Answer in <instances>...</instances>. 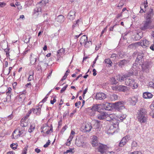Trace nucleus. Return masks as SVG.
<instances>
[{
  "label": "nucleus",
  "instance_id": "bf43d9fd",
  "mask_svg": "<svg viewBox=\"0 0 154 154\" xmlns=\"http://www.w3.org/2000/svg\"><path fill=\"white\" fill-rule=\"evenodd\" d=\"M69 113V111H68L67 112H65L63 114V118L66 117L67 115H68Z\"/></svg>",
  "mask_w": 154,
  "mask_h": 154
},
{
  "label": "nucleus",
  "instance_id": "4d7b16f0",
  "mask_svg": "<svg viewBox=\"0 0 154 154\" xmlns=\"http://www.w3.org/2000/svg\"><path fill=\"white\" fill-rule=\"evenodd\" d=\"M116 56L117 55L116 54H113L111 55L110 57L111 58H113V59L115 60L116 59Z\"/></svg>",
  "mask_w": 154,
  "mask_h": 154
},
{
  "label": "nucleus",
  "instance_id": "de8ad7c7",
  "mask_svg": "<svg viewBox=\"0 0 154 154\" xmlns=\"http://www.w3.org/2000/svg\"><path fill=\"white\" fill-rule=\"evenodd\" d=\"M67 126L65 125L62 128V130H61V133L63 134V133L64 132V131L66 130L67 128Z\"/></svg>",
  "mask_w": 154,
  "mask_h": 154
},
{
  "label": "nucleus",
  "instance_id": "0e129e2a",
  "mask_svg": "<svg viewBox=\"0 0 154 154\" xmlns=\"http://www.w3.org/2000/svg\"><path fill=\"white\" fill-rule=\"evenodd\" d=\"M150 115L152 118H154V110H152L150 112Z\"/></svg>",
  "mask_w": 154,
  "mask_h": 154
},
{
  "label": "nucleus",
  "instance_id": "473e14b6",
  "mask_svg": "<svg viewBox=\"0 0 154 154\" xmlns=\"http://www.w3.org/2000/svg\"><path fill=\"white\" fill-rule=\"evenodd\" d=\"M109 117L111 121H112L116 118H117V116L114 114H110L109 115Z\"/></svg>",
  "mask_w": 154,
  "mask_h": 154
},
{
  "label": "nucleus",
  "instance_id": "a18cd8bd",
  "mask_svg": "<svg viewBox=\"0 0 154 154\" xmlns=\"http://www.w3.org/2000/svg\"><path fill=\"white\" fill-rule=\"evenodd\" d=\"M13 115L12 113L7 117L6 119L8 120V121L10 120L13 118Z\"/></svg>",
  "mask_w": 154,
  "mask_h": 154
},
{
  "label": "nucleus",
  "instance_id": "ddd939ff",
  "mask_svg": "<svg viewBox=\"0 0 154 154\" xmlns=\"http://www.w3.org/2000/svg\"><path fill=\"white\" fill-rule=\"evenodd\" d=\"M75 12L73 11H70L67 17L71 20H74L75 16Z\"/></svg>",
  "mask_w": 154,
  "mask_h": 154
},
{
  "label": "nucleus",
  "instance_id": "c756f323",
  "mask_svg": "<svg viewBox=\"0 0 154 154\" xmlns=\"http://www.w3.org/2000/svg\"><path fill=\"white\" fill-rule=\"evenodd\" d=\"M105 63H106L108 64V66L109 67H111L112 66V61L110 60L109 58L106 59L104 61Z\"/></svg>",
  "mask_w": 154,
  "mask_h": 154
},
{
  "label": "nucleus",
  "instance_id": "f03ea898",
  "mask_svg": "<svg viewBox=\"0 0 154 154\" xmlns=\"http://www.w3.org/2000/svg\"><path fill=\"white\" fill-rule=\"evenodd\" d=\"M125 82L126 85L131 86L133 89L136 88L138 87V84L135 82L134 79L131 77L127 78Z\"/></svg>",
  "mask_w": 154,
  "mask_h": 154
},
{
  "label": "nucleus",
  "instance_id": "e2e57ef3",
  "mask_svg": "<svg viewBox=\"0 0 154 154\" xmlns=\"http://www.w3.org/2000/svg\"><path fill=\"white\" fill-rule=\"evenodd\" d=\"M151 109L152 110H154V100L152 104L150 106Z\"/></svg>",
  "mask_w": 154,
  "mask_h": 154
},
{
  "label": "nucleus",
  "instance_id": "e433bc0d",
  "mask_svg": "<svg viewBox=\"0 0 154 154\" xmlns=\"http://www.w3.org/2000/svg\"><path fill=\"white\" fill-rule=\"evenodd\" d=\"M91 44V41H87L84 44L85 47L86 48H88L89 47L90 45Z\"/></svg>",
  "mask_w": 154,
  "mask_h": 154
},
{
  "label": "nucleus",
  "instance_id": "2f4dec72",
  "mask_svg": "<svg viewBox=\"0 0 154 154\" xmlns=\"http://www.w3.org/2000/svg\"><path fill=\"white\" fill-rule=\"evenodd\" d=\"M126 117V115L122 114L119 116L118 118L120 119V120L122 122L123 120L125 119Z\"/></svg>",
  "mask_w": 154,
  "mask_h": 154
},
{
  "label": "nucleus",
  "instance_id": "7c9ffc66",
  "mask_svg": "<svg viewBox=\"0 0 154 154\" xmlns=\"http://www.w3.org/2000/svg\"><path fill=\"white\" fill-rule=\"evenodd\" d=\"M110 99L112 101H115L118 99V96L116 94H113L110 96Z\"/></svg>",
  "mask_w": 154,
  "mask_h": 154
},
{
  "label": "nucleus",
  "instance_id": "ea45409f",
  "mask_svg": "<svg viewBox=\"0 0 154 154\" xmlns=\"http://www.w3.org/2000/svg\"><path fill=\"white\" fill-rule=\"evenodd\" d=\"M92 145L93 146H98L99 143H98L97 140H95V141H92L91 142Z\"/></svg>",
  "mask_w": 154,
  "mask_h": 154
},
{
  "label": "nucleus",
  "instance_id": "cd10ccee",
  "mask_svg": "<svg viewBox=\"0 0 154 154\" xmlns=\"http://www.w3.org/2000/svg\"><path fill=\"white\" fill-rule=\"evenodd\" d=\"M117 80L114 77H112L110 79V82L111 84L116 85L118 83Z\"/></svg>",
  "mask_w": 154,
  "mask_h": 154
},
{
  "label": "nucleus",
  "instance_id": "3c124183",
  "mask_svg": "<svg viewBox=\"0 0 154 154\" xmlns=\"http://www.w3.org/2000/svg\"><path fill=\"white\" fill-rule=\"evenodd\" d=\"M33 112V109L32 108L30 109L28 112L26 113V115H27V116H29L30 114Z\"/></svg>",
  "mask_w": 154,
  "mask_h": 154
},
{
  "label": "nucleus",
  "instance_id": "774afa93",
  "mask_svg": "<svg viewBox=\"0 0 154 154\" xmlns=\"http://www.w3.org/2000/svg\"><path fill=\"white\" fill-rule=\"evenodd\" d=\"M27 151V148L26 147H25L23 152V154H26Z\"/></svg>",
  "mask_w": 154,
  "mask_h": 154
},
{
  "label": "nucleus",
  "instance_id": "7ed1b4c3",
  "mask_svg": "<svg viewBox=\"0 0 154 154\" xmlns=\"http://www.w3.org/2000/svg\"><path fill=\"white\" fill-rule=\"evenodd\" d=\"M154 15V11L151 8H148L146 10V13L145 17L146 20L152 21V20Z\"/></svg>",
  "mask_w": 154,
  "mask_h": 154
},
{
  "label": "nucleus",
  "instance_id": "4be33fe9",
  "mask_svg": "<svg viewBox=\"0 0 154 154\" xmlns=\"http://www.w3.org/2000/svg\"><path fill=\"white\" fill-rule=\"evenodd\" d=\"M56 20L58 22L62 23H63L64 20V17L62 15H59L57 17Z\"/></svg>",
  "mask_w": 154,
  "mask_h": 154
},
{
  "label": "nucleus",
  "instance_id": "a878e982",
  "mask_svg": "<svg viewBox=\"0 0 154 154\" xmlns=\"http://www.w3.org/2000/svg\"><path fill=\"white\" fill-rule=\"evenodd\" d=\"M142 42L143 47L144 48L148 47L150 43L149 42L145 39H143Z\"/></svg>",
  "mask_w": 154,
  "mask_h": 154
},
{
  "label": "nucleus",
  "instance_id": "393cba45",
  "mask_svg": "<svg viewBox=\"0 0 154 154\" xmlns=\"http://www.w3.org/2000/svg\"><path fill=\"white\" fill-rule=\"evenodd\" d=\"M82 22L81 19L77 20L75 23H74L72 26V28L73 29L75 27L79 26V23Z\"/></svg>",
  "mask_w": 154,
  "mask_h": 154
},
{
  "label": "nucleus",
  "instance_id": "20e7f679",
  "mask_svg": "<svg viewBox=\"0 0 154 154\" xmlns=\"http://www.w3.org/2000/svg\"><path fill=\"white\" fill-rule=\"evenodd\" d=\"M152 22V21L148 20H146L144 22V23L143 24V25L141 27V29L142 30L145 31L148 29H151L152 28V27L150 25Z\"/></svg>",
  "mask_w": 154,
  "mask_h": 154
},
{
  "label": "nucleus",
  "instance_id": "4468645a",
  "mask_svg": "<svg viewBox=\"0 0 154 154\" xmlns=\"http://www.w3.org/2000/svg\"><path fill=\"white\" fill-rule=\"evenodd\" d=\"M138 98L137 97H132L129 99V100L132 105H135L137 101Z\"/></svg>",
  "mask_w": 154,
  "mask_h": 154
},
{
  "label": "nucleus",
  "instance_id": "9b49d317",
  "mask_svg": "<svg viewBox=\"0 0 154 154\" xmlns=\"http://www.w3.org/2000/svg\"><path fill=\"white\" fill-rule=\"evenodd\" d=\"M100 121L98 120L96 121L94 125L92 128L94 130V131H99L100 130Z\"/></svg>",
  "mask_w": 154,
  "mask_h": 154
},
{
  "label": "nucleus",
  "instance_id": "6ab92c4d",
  "mask_svg": "<svg viewBox=\"0 0 154 154\" xmlns=\"http://www.w3.org/2000/svg\"><path fill=\"white\" fill-rule=\"evenodd\" d=\"M87 37L85 35H83L81 37L80 39V44L81 45H84L85 42L87 41Z\"/></svg>",
  "mask_w": 154,
  "mask_h": 154
},
{
  "label": "nucleus",
  "instance_id": "4c0bfd02",
  "mask_svg": "<svg viewBox=\"0 0 154 154\" xmlns=\"http://www.w3.org/2000/svg\"><path fill=\"white\" fill-rule=\"evenodd\" d=\"M35 128V125H31L30 128L28 129V131L30 133H31L34 130Z\"/></svg>",
  "mask_w": 154,
  "mask_h": 154
},
{
  "label": "nucleus",
  "instance_id": "864d4df0",
  "mask_svg": "<svg viewBox=\"0 0 154 154\" xmlns=\"http://www.w3.org/2000/svg\"><path fill=\"white\" fill-rule=\"evenodd\" d=\"M129 154H142L140 151H136L131 153Z\"/></svg>",
  "mask_w": 154,
  "mask_h": 154
},
{
  "label": "nucleus",
  "instance_id": "0eeeda50",
  "mask_svg": "<svg viewBox=\"0 0 154 154\" xmlns=\"http://www.w3.org/2000/svg\"><path fill=\"white\" fill-rule=\"evenodd\" d=\"M129 136L128 135L123 137L119 143V146L120 147L124 146L129 140Z\"/></svg>",
  "mask_w": 154,
  "mask_h": 154
},
{
  "label": "nucleus",
  "instance_id": "c9c22d12",
  "mask_svg": "<svg viewBox=\"0 0 154 154\" xmlns=\"http://www.w3.org/2000/svg\"><path fill=\"white\" fill-rule=\"evenodd\" d=\"M140 61L139 60L137 59H137H136L135 61V63L133 64L134 66H135L137 67L139 66V65H140Z\"/></svg>",
  "mask_w": 154,
  "mask_h": 154
},
{
  "label": "nucleus",
  "instance_id": "c85d7f7f",
  "mask_svg": "<svg viewBox=\"0 0 154 154\" xmlns=\"http://www.w3.org/2000/svg\"><path fill=\"white\" fill-rule=\"evenodd\" d=\"M99 104H94L91 108L93 110H94L95 112L96 111H98L99 110Z\"/></svg>",
  "mask_w": 154,
  "mask_h": 154
},
{
  "label": "nucleus",
  "instance_id": "09e8293b",
  "mask_svg": "<svg viewBox=\"0 0 154 154\" xmlns=\"http://www.w3.org/2000/svg\"><path fill=\"white\" fill-rule=\"evenodd\" d=\"M48 0H42L41 1H40L39 2V4L42 3L43 4H45L46 3H48Z\"/></svg>",
  "mask_w": 154,
  "mask_h": 154
},
{
  "label": "nucleus",
  "instance_id": "72a5a7b5",
  "mask_svg": "<svg viewBox=\"0 0 154 154\" xmlns=\"http://www.w3.org/2000/svg\"><path fill=\"white\" fill-rule=\"evenodd\" d=\"M144 55V54L142 53H139L138 54L137 57L136 58L137 59H137L139 60L140 61V62H141L142 59Z\"/></svg>",
  "mask_w": 154,
  "mask_h": 154
},
{
  "label": "nucleus",
  "instance_id": "c03bdc74",
  "mask_svg": "<svg viewBox=\"0 0 154 154\" xmlns=\"http://www.w3.org/2000/svg\"><path fill=\"white\" fill-rule=\"evenodd\" d=\"M51 128L49 130H48L46 132V133L48 134H49L50 133H52L53 131V128L52 125H51Z\"/></svg>",
  "mask_w": 154,
  "mask_h": 154
},
{
  "label": "nucleus",
  "instance_id": "49530a36",
  "mask_svg": "<svg viewBox=\"0 0 154 154\" xmlns=\"http://www.w3.org/2000/svg\"><path fill=\"white\" fill-rule=\"evenodd\" d=\"M68 85H67L62 88L60 90V93H63L65 90L66 89V88L67 87Z\"/></svg>",
  "mask_w": 154,
  "mask_h": 154
},
{
  "label": "nucleus",
  "instance_id": "1a4fd4ad",
  "mask_svg": "<svg viewBox=\"0 0 154 154\" xmlns=\"http://www.w3.org/2000/svg\"><path fill=\"white\" fill-rule=\"evenodd\" d=\"M115 107L116 109L120 110L125 108L124 106V102H118L114 103Z\"/></svg>",
  "mask_w": 154,
  "mask_h": 154
},
{
  "label": "nucleus",
  "instance_id": "f704fd0d",
  "mask_svg": "<svg viewBox=\"0 0 154 154\" xmlns=\"http://www.w3.org/2000/svg\"><path fill=\"white\" fill-rule=\"evenodd\" d=\"M149 87L152 88H154V79H153L149 82Z\"/></svg>",
  "mask_w": 154,
  "mask_h": 154
},
{
  "label": "nucleus",
  "instance_id": "f3484780",
  "mask_svg": "<svg viewBox=\"0 0 154 154\" xmlns=\"http://www.w3.org/2000/svg\"><path fill=\"white\" fill-rule=\"evenodd\" d=\"M86 111L87 113L90 116H94L95 113V112L93 110L91 107L87 108Z\"/></svg>",
  "mask_w": 154,
  "mask_h": 154
},
{
  "label": "nucleus",
  "instance_id": "9d476101",
  "mask_svg": "<svg viewBox=\"0 0 154 154\" xmlns=\"http://www.w3.org/2000/svg\"><path fill=\"white\" fill-rule=\"evenodd\" d=\"M42 106L39 105L35 108H32L33 113L36 116H39L41 113Z\"/></svg>",
  "mask_w": 154,
  "mask_h": 154
},
{
  "label": "nucleus",
  "instance_id": "b1692460",
  "mask_svg": "<svg viewBox=\"0 0 154 154\" xmlns=\"http://www.w3.org/2000/svg\"><path fill=\"white\" fill-rule=\"evenodd\" d=\"M103 107L105 110H110L111 109V106H110V103L108 102L104 104Z\"/></svg>",
  "mask_w": 154,
  "mask_h": 154
},
{
  "label": "nucleus",
  "instance_id": "dca6fc26",
  "mask_svg": "<svg viewBox=\"0 0 154 154\" xmlns=\"http://www.w3.org/2000/svg\"><path fill=\"white\" fill-rule=\"evenodd\" d=\"M106 113L103 112L98 114L97 116V118L100 120L105 119L106 117Z\"/></svg>",
  "mask_w": 154,
  "mask_h": 154
},
{
  "label": "nucleus",
  "instance_id": "79ce46f5",
  "mask_svg": "<svg viewBox=\"0 0 154 154\" xmlns=\"http://www.w3.org/2000/svg\"><path fill=\"white\" fill-rule=\"evenodd\" d=\"M23 130H20L19 131V134L17 135V136H15V139L18 138L21 135L23 134Z\"/></svg>",
  "mask_w": 154,
  "mask_h": 154
},
{
  "label": "nucleus",
  "instance_id": "58836bf2",
  "mask_svg": "<svg viewBox=\"0 0 154 154\" xmlns=\"http://www.w3.org/2000/svg\"><path fill=\"white\" fill-rule=\"evenodd\" d=\"M137 146V143L135 141H133L131 144L132 148L133 149H134L135 147H136Z\"/></svg>",
  "mask_w": 154,
  "mask_h": 154
},
{
  "label": "nucleus",
  "instance_id": "5701e85b",
  "mask_svg": "<svg viewBox=\"0 0 154 154\" xmlns=\"http://www.w3.org/2000/svg\"><path fill=\"white\" fill-rule=\"evenodd\" d=\"M152 97V95L150 93L145 92L143 94V97L145 99L150 98Z\"/></svg>",
  "mask_w": 154,
  "mask_h": 154
},
{
  "label": "nucleus",
  "instance_id": "338daca9",
  "mask_svg": "<svg viewBox=\"0 0 154 154\" xmlns=\"http://www.w3.org/2000/svg\"><path fill=\"white\" fill-rule=\"evenodd\" d=\"M72 152V149H69L67 150L66 152H64V154L67 153L69 152Z\"/></svg>",
  "mask_w": 154,
  "mask_h": 154
},
{
  "label": "nucleus",
  "instance_id": "a19ab883",
  "mask_svg": "<svg viewBox=\"0 0 154 154\" xmlns=\"http://www.w3.org/2000/svg\"><path fill=\"white\" fill-rule=\"evenodd\" d=\"M64 50L62 48L60 49L57 51V56H59L60 55V54L64 53Z\"/></svg>",
  "mask_w": 154,
  "mask_h": 154
},
{
  "label": "nucleus",
  "instance_id": "6e6552de",
  "mask_svg": "<svg viewBox=\"0 0 154 154\" xmlns=\"http://www.w3.org/2000/svg\"><path fill=\"white\" fill-rule=\"evenodd\" d=\"M129 60H128L123 59L120 60L117 63V64L119 67L122 68L124 66L126 65L129 63Z\"/></svg>",
  "mask_w": 154,
  "mask_h": 154
},
{
  "label": "nucleus",
  "instance_id": "13d9d810",
  "mask_svg": "<svg viewBox=\"0 0 154 154\" xmlns=\"http://www.w3.org/2000/svg\"><path fill=\"white\" fill-rule=\"evenodd\" d=\"M106 119L107 121H109L110 122H111V121L110 119L109 118V115L107 114V113L106 114Z\"/></svg>",
  "mask_w": 154,
  "mask_h": 154
},
{
  "label": "nucleus",
  "instance_id": "a211bd4d",
  "mask_svg": "<svg viewBox=\"0 0 154 154\" xmlns=\"http://www.w3.org/2000/svg\"><path fill=\"white\" fill-rule=\"evenodd\" d=\"M30 63L32 64L35 65L36 64L37 61V58L35 55L31 54L30 55Z\"/></svg>",
  "mask_w": 154,
  "mask_h": 154
},
{
  "label": "nucleus",
  "instance_id": "aec40b11",
  "mask_svg": "<svg viewBox=\"0 0 154 154\" xmlns=\"http://www.w3.org/2000/svg\"><path fill=\"white\" fill-rule=\"evenodd\" d=\"M112 123V127L115 128H117L119 125V120L118 119V118L114 119L111 122Z\"/></svg>",
  "mask_w": 154,
  "mask_h": 154
},
{
  "label": "nucleus",
  "instance_id": "680f3d73",
  "mask_svg": "<svg viewBox=\"0 0 154 154\" xmlns=\"http://www.w3.org/2000/svg\"><path fill=\"white\" fill-rule=\"evenodd\" d=\"M56 97H54L53 100H51L50 101V103L51 104H53L56 101Z\"/></svg>",
  "mask_w": 154,
  "mask_h": 154
},
{
  "label": "nucleus",
  "instance_id": "6e6d98bb",
  "mask_svg": "<svg viewBox=\"0 0 154 154\" xmlns=\"http://www.w3.org/2000/svg\"><path fill=\"white\" fill-rule=\"evenodd\" d=\"M141 38V36H140L138 33H137L136 35L135 38L136 40H138L140 39Z\"/></svg>",
  "mask_w": 154,
  "mask_h": 154
},
{
  "label": "nucleus",
  "instance_id": "8fccbe9b",
  "mask_svg": "<svg viewBox=\"0 0 154 154\" xmlns=\"http://www.w3.org/2000/svg\"><path fill=\"white\" fill-rule=\"evenodd\" d=\"M50 141L49 140H48V141L43 146L45 148L47 147L50 144Z\"/></svg>",
  "mask_w": 154,
  "mask_h": 154
},
{
  "label": "nucleus",
  "instance_id": "37998d69",
  "mask_svg": "<svg viewBox=\"0 0 154 154\" xmlns=\"http://www.w3.org/2000/svg\"><path fill=\"white\" fill-rule=\"evenodd\" d=\"M33 75H34V73H33L32 74L30 75L28 78V81H30L32 80L33 79Z\"/></svg>",
  "mask_w": 154,
  "mask_h": 154
},
{
  "label": "nucleus",
  "instance_id": "052dcab7",
  "mask_svg": "<svg viewBox=\"0 0 154 154\" xmlns=\"http://www.w3.org/2000/svg\"><path fill=\"white\" fill-rule=\"evenodd\" d=\"M28 117L29 116H27V115H26V116L24 117L22 120V122H23L24 121H26Z\"/></svg>",
  "mask_w": 154,
  "mask_h": 154
},
{
  "label": "nucleus",
  "instance_id": "603ef678",
  "mask_svg": "<svg viewBox=\"0 0 154 154\" xmlns=\"http://www.w3.org/2000/svg\"><path fill=\"white\" fill-rule=\"evenodd\" d=\"M15 143H12L10 145V147L11 148L15 150L17 149V146H16L14 147V146H15Z\"/></svg>",
  "mask_w": 154,
  "mask_h": 154
},
{
  "label": "nucleus",
  "instance_id": "5fc2aeb1",
  "mask_svg": "<svg viewBox=\"0 0 154 154\" xmlns=\"http://www.w3.org/2000/svg\"><path fill=\"white\" fill-rule=\"evenodd\" d=\"M107 26H107L104 29H103L102 30V31L101 32V34L100 35V36H102V35L103 34V33H104V32L105 31H106L107 30Z\"/></svg>",
  "mask_w": 154,
  "mask_h": 154
},
{
  "label": "nucleus",
  "instance_id": "423d86ee",
  "mask_svg": "<svg viewBox=\"0 0 154 154\" xmlns=\"http://www.w3.org/2000/svg\"><path fill=\"white\" fill-rule=\"evenodd\" d=\"M129 75H125V74H118L116 76V78L117 80L121 82L124 81H125V79L129 77Z\"/></svg>",
  "mask_w": 154,
  "mask_h": 154
},
{
  "label": "nucleus",
  "instance_id": "f257e3e1",
  "mask_svg": "<svg viewBox=\"0 0 154 154\" xmlns=\"http://www.w3.org/2000/svg\"><path fill=\"white\" fill-rule=\"evenodd\" d=\"M146 113V110L143 108H141L139 110L137 118L141 123H144L147 121V116Z\"/></svg>",
  "mask_w": 154,
  "mask_h": 154
},
{
  "label": "nucleus",
  "instance_id": "bb28decb",
  "mask_svg": "<svg viewBox=\"0 0 154 154\" xmlns=\"http://www.w3.org/2000/svg\"><path fill=\"white\" fill-rule=\"evenodd\" d=\"M84 143V142L82 143L81 140L79 139L77 140V139H76L75 144L78 146H83V144Z\"/></svg>",
  "mask_w": 154,
  "mask_h": 154
},
{
  "label": "nucleus",
  "instance_id": "2eb2a0df",
  "mask_svg": "<svg viewBox=\"0 0 154 154\" xmlns=\"http://www.w3.org/2000/svg\"><path fill=\"white\" fill-rule=\"evenodd\" d=\"M118 91L123 92H126L129 90V88L127 86L120 85L118 86Z\"/></svg>",
  "mask_w": 154,
  "mask_h": 154
},
{
  "label": "nucleus",
  "instance_id": "39448f33",
  "mask_svg": "<svg viewBox=\"0 0 154 154\" xmlns=\"http://www.w3.org/2000/svg\"><path fill=\"white\" fill-rule=\"evenodd\" d=\"M98 151L101 154L106 153L107 151L108 147L106 145L99 143L97 148Z\"/></svg>",
  "mask_w": 154,
  "mask_h": 154
},
{
  "label": "nucleus",
  "instance_id": "412c9836",
  "mask_svg": "<svg viewBox=\"0 0 154 154\" xmlns=\"http://www.w3.org/2000/svg\"><path fill=\"white\" fill-rule=\"evenodd\" d=\"M92 126L91 123L87 124L85 126L84 130L86 132H89L92 129Z\"/></svg>",
  "mask_w": 154,
  "mask_h": 154
},
{
  "label": "nucleus",
  "instance_id": "69168bd1",
  "mask_svg": "<svg viewBox=\"0 0 154 154\" xmlns=\"http://www.w3.org/2000/svg\"><path fill=\"white\" fill-rule=\"evenodd\" d=\"M11 91V88L10 87H9L7 90L6 94L10 93Z\"/></svg>",
  "mask_w": 154,
  "mask_h": 154
},
{
  "label": "nucleus",
  "instance_id": "f8f14e48",
  "mask_svg": "<svg viewBox=\"0 0 154 154\" xmlns=\"http://www.w3.org/2000/svg\"><path fill=\"white\" fill-rule=\"evenodd\" d=\"M106 95L103 93H98L96 94L95 98L97 100H103L106 98Z\"/></svg>",
  "mask_w": 154,
  "mask_h": 154
}]
</instances>
